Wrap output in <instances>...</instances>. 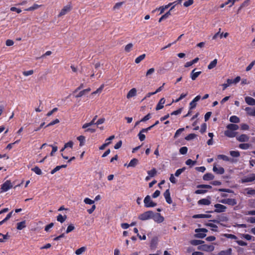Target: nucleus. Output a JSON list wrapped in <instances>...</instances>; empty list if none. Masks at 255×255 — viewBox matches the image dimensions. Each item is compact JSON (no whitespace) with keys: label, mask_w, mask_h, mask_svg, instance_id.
<instances>
[{"label":"nucleus","mask_w":255,"mask_h":255,"mask_svg":"<svg viewBox=\"0 0 255 255\" xmlns=\"http://www.w3.org/2000/svg\"><path fill=\"white\" fill-rule=\"evenodd\" d=\"M153 215V212L152 211H148L140 214L138 216V219L141 221H145L150 219H152V216Z\"/></svg>","instance_id":"obj_1"},{"label":"nucleus","mask_w":255,"mask_h":255,"mask_svg":"<svg viewBox=\"0 0 255 255\" xmlns=\"http://www.w3.org/2000/svg\"><path fill=\"white\" fill-rule=\"evenodd\" d=\"M13 187L12 184L10 180H6L1 185L0 187V193L6 192Z\"/></svg>","instance_id":"obj_2"},{"label":"nucleus","mask_w":255,"mask_h":255,"mask_svg":"<svg viewBox=\"0 0 255 255\" xmlns=\"http://www.w3.org/2000/svg\"><path fill=\"white\" fill-rule=\"evenodd\" d=\"M144 206L146 208L154 207L157 205L156 203L153 202L149 195H147L144 199Z\"/></svg>","instance_id":"obj_3"},{"label":"nucleus","mask_w":255,"mask_h":255,"mask_svg":"<svg viewBox=\"0 0 255 255\" xmlns=\"http://www.w3.org/2000/svg\"><path fill=\"white\" fill-rule=\"evenodd\" d=\"M152 219L156 223H160L164 221V218L160 213H154L152 216Z\"/></svg>","instance_id":"obj_4"},{"label":"nucleus","mask_w":255,"mask_h":255,"mask_svg":"<svg viewBox=\"0 0 255 255\" xmlns=\"http://www.w3.org/2000/svg\"><path fill=\"white\" fill-rule=\"evenodd\" d=\"M220 202L231 206H234L237 203L236 200L233 198L223 199L220 201Z\"/></svg>","instance_id":"obj_5"},{"label":"nucleus","mask_w":255,"mask_h":255,"mask_svg":"<svg viewBox=\"0 0 255 255\" xmlns=\"http://www.w3.org/2000/svg\"><path fill=\"white\" fill-rule=\"evenodd\" d=\"M214 207L216 209L214 212L216 213L224 212L227 209V207L225 206L220 204H216L214 205Z\"/></svg>","instance_id":"obj_6"},{"label":"nucleus","mask_w":255,"mask_h":255,"mask_svg":"<svg viewBox=\"0 0 255 255\" xmlns=\"http://www.w3.org/2000/svg\"><path fill=\"white\" fill-rule=\"evenodd\" d=\"M71 9L72 6L70 4L64 6V7L61 10L58 16H61L62 15H65L68 12L70 11Z\"/></svg>","instance_id":"obj_7"},{"label":"nucleus","mask_w":255,"mask_h":255,"mask_svg":"<svg viewBox=\"0 0 255 255\" xmlns=\"http://www.w3.org/2000/svg\"><path fill=\"white\" fill-rule=\"evenodd\" d=\"M213 171L217 174H223L225 172V170L223 167L221 166H217L216 164H214Z\"/></svg>","instance_id":"obj_8"},{"label":"nucleus","mask_w":255,"mask_h":255,"mask_svg":"<svg viewBox=\"0 0 255 255\" xmlns=\"http://www.w3.org/2000/svg\"><path fill=\"white\" fill-rule=\"evenodd\" d=\"M217 158L219 159H222L225 161H231L232 162H237V160H234V159H232L229 158L227 155L224 154H219L217 156Z\"/></svg>","instance_id":"obj_9"},{"label":"nucleus","mask_w":255,"mask_h":255,"mask_svg":"<svg viewBox=\"0 0 255 255\" xmlns=\"http://www.w3.org/2000/svg\"><path fill=\"white\" fill-rule=\"evenodd\" d=\"M164 197L165 199V200L166 201V202L168 204H171L172 202V200L171 198V197H170V191H169V189H167L165 192L164 193Z\"/></svg>","instance_id":"obj_10"},{"label":"nucleus","mask_w":255,"mask_h":255,"mask_svg":"<svg viewBox=\"0 0 255 255\" xmlns=\"http://www.w3.org/2000/svg\"><path fill=\"white\" fill-rule=\"evenodd\" d=\"M249 136L246 134H242L237 137V139L240 142H247L249 140Z\"/></svg>","instance_id":"obj_11"},{"label":"nucleus","mask_w":255,"mask_h":255,"mask_svg":"<svg viewBox=\"0 0 255 255\" xmlns=\"http://www.w3.org/2000/svg\"><path fill=\"white\" fill-rule=\"evenodd\" d=\"M210 197L208 198H203L198 201V205H209L211 204Z\"/></svg>","instance_id":"obj_12"},{"label":"nucleus","mask_w":255,"mask_h":255,"mask_svg":"<svg viewBox=\"0 0 255 255\" xmlns=\"http://www.w3.org/2000/svg\"><path fill=\"white\" fill-rule=\"evenodd\" d=\"M196 68L194 69L190 73V78L192 80H195L201 74V71L195 72Z\"/></svg>","instance_id":"obj_13"},{"label":"nucleus","mask_w":255,"mask_h":255,"mask_svg":"<svg viewBox=\"0 0 255 255\" xmlns=\"http://www.w3.org/2000/svg\"><path fill=\"white\" fill-rule=\"evenodd\" d=\"M114 138H115L114 135H111L108 138L106 139V142L105 143L103 144L101 146H100L99 147V149L100 150H104L106 148V146H107L111 143V142H107V141L111 140L113 139Z\"/></svg>","instance_id":"obj_14"},{"label":"nucleus","mask_w":255,"mask_h":255,"mask_svg":"<svg viewBox=\"0 0 255 255\" xmlns=\"http://www.w3.org/2000/svg\"><path fill=\"white\" fill-rule=\"evenodd\" d=\"M245 102L246 103L250 106L255 105V99L251 97H246L245 98Z\"/></svg>","instance_id":"obj_15"},{"label":"nucleus","mask_w":255,"mask_h":255,"mask_svg":"<svg viewBox=\"0 0 255 255\" xmlns=\"http://www.w3.org/2000/svg\"><path fill=\"white\" fill-rule=\"evenodd\" d=\"M97 118V116H95L90 122L84 124L82 126V128H87L91 126L92 125H96V122H95V121H96Z\"/></svg>","instance_id":"obj_16"},{"label":"nucleus","mask_w":255,"mask_h":255,"mask_svg":"<svg viewBox=\"0 0 255 255\" xmlns=\"http://www.w3.org/2000/svg\"><path fill=\"white\" fill-rule=\"evenodd\" d=\"M136 89L134 88H132L131 90L129 91L127 95V98L128 99H130L132 97H133L136 95Z\"/></svg>","instance_id":"obj_17"},{"label":"nucleus","mask_w":255,"mask_h":255,"mask_svg":"<svg viewBox=\"0 0 255 255\" xmlns=\"http://www.w3.org/2000/svg\"><path fill=\"white\" fill-rule=\"evenodd\" d=\"M245 111L248 115L250 116L255 117V108H252L251 107H246Z\"/></svg>","instance_id":"obj_18"},{"label":"nucleus","mask_w":255,"mask_h":255,"mask_svg":"<svg viewBox=\"0 0 255 255\" xmlns=\"http://www.w3.org/2000/svg\"><path fill=\"white\" fill-rule=\"evenodd\" d=\"M165 100L164 98H161L159 101L158 103L156 106L155 109L156 111L159 110L163 108V104L165 103Z\"/></svg>","instance_id":"obj_19"},{"label":"nucleus","mask_w":255,"mask_h":255,"mask_svg":"<svg viewBox=\"0 0 255 255\" xmlns=\"http://www.w3.org/2000/svg\"><path fill=\"white\" fill-rule=\"evenodd\" d=\"M214 176L211 173H207L203 176V179L205 181H209L213 180Z\"/></svg>","instance_id":"obj_20"},{"label":"nucleus","mask_w":255,"mask_h":255,"mask_svg":"<svg viewBox=\"0 0 255 255\" xmlns=\"http://www.w3.org/2000/svg\"><path fill=\"white\" fill-rule=\"evenodd\" d=\"M211 217V215L209 214H196L194 215L193 216V218L194 219H197V218H209Z\"/></svg>","instance_id":"obj_21"},{"label":"nucleus","mask_w":255,"mask_h":255,"mask_svg":"<svg viewBox=\"0 0 255 255\" xmlns=\"http://www.w3.org/2000/svg\"><path fill=\"white\" fill-rule=\"evenodd\" d=\"M225 135L229 137H234L236 136V132L228 129L225 131Z\"/></svg>","instance_id":"obj_22"},{"label":"nucleus","mask_w":255,"mask_h":255,"mask_svg":"<svg viewBox=\"0 0 255 255\" xmlns=\"http://www.w3.org/2000/svg\"><path fill=\"white\" fill-rule=\"evenodd\" d=\"M26 227V221L24 220L17 223L16 228L18 230H21Z\"/></svg>","instance_id":"obj_23"},{"label":"nucleus","mask_w":255,"mask_h":255,"mask_svg":"<svg viewBox=\"0 0 255 255\" xmlns=\"http://www.w3.org/2000/svg\"><path fill=\"white\" fill-rule=\"evenodd\" d=\"M255 180V174H252L250 176L247 177L243 179V182H249L254 181Z\"/></svg>","instance_id":"obj_24"},{"label":"nucleus","mask_w":255,"mask_h":255,"mask_svg":"<svg viewBox=\"0 0 255 255\" xmlns=\"http://www.w3.org/2000/svg\"><path fill=\"white\" fill-rule=\"evenodd\" d=\"M227 128L230 130L234 131L239 128V126L236 124H230L227 126Z\"/></svg>","instance_id":"obj_25"},{"label":"nucleus","mask_w":255,"mask_h":255,"mask_svg":"<svg viewBox=\"0 0 255 255\" xmlns=\"http://www.w3.org/2000/svg\"><path fill=\"white\" fill-rule=\"evenodd\" d=\"M138 163V160L136 158H132L128 163V167H135Z\"/></svg>","instance_id":"obj_26"},{"label":"nucleus","mask_w":255,"mask_h":255,"mask_svg":"<svg viewBox=\"0 0 255 255\" xmlns=\"http://www.w3.org/2000/svg\"><path fill=\"white\" fill-rule=\"evenodd\" d=\"M232 249L229 248L227 250L220 251L218 255H231L232 254Z\"/></svg>","instance_id":"obj_27"},{"label":"nucleus","mask_w":255,"mask_h":255,"mask_svg":"<svg viewBox=\"0 0 255 255\" xmlns=\"http://www.w3.org/2000/svg\"><path fill=\"white\" fill-rule=\"evenodd\" d=\"M67 219V216L64 215L62 216L61 214H59L57 216V221L60 222L61 223H63Z\"/></svg>","instance_id":"obj_28"},{"label":"nucleus","mask_w":255,"mask_h":255,"mask_svg":"<svg viewBox=\"0 0 255 255\" xmlns=\"http://www.w3.org/2000/svg\"><path fill=\"white\" fill-rule=\"evenodd\" d=\"M217 64V59H215L214 60L211 61L210 64L208 66V69H212L215 67Z\"/></svg>","instance_id":"obj_29"},{"label":"nucleus","mask_w":255,"mask_h":255,"mask_svg":"<svg viewBox=\"0 0 255 255\" xmlns=\"http://www.w3.org/2000/svg\"><path fill=\"white\" fill-rule=\"evenodd\" d=\"M204 243V242L203 241L198 240H193L190 241V244L193 246L201 245Z\"/></svg>","instance_id":"obj_30"},{"label":"nucleus","mask_w":255,"mask_h":255,"mask_svg":"<svg viewBox=\"0 0 255 255\" xmlns=\"http://www.w3.org/2000/svg\"><path fill=\"white\" fill-rule=\"evenodd\" d=\"M41 6V5H38L37 4L34 3L32 6L25 9V10L26 11H33L34 10Z\"/></svg>","instance_id":"obj_31"},{"label":"nucleus","mask_w":255,"mask_h":255,"mask_svg":"<svg viewBox=\"0 0 255 255\" xmlns=\"http://www.w3.org/2000/svg\"><path fill=\"white\" fill-rule=\"evenodd\" d=\"M232 84V79H228L227 80V83L222 84L223 90L224 91L226 88Z\"/></svg>","instance_id":"obj_32"},{"label":"nucleus","mask_w":255,"mask_h":255,"mask_svg":"<svg viewBox=\"0 0 255 255\" xmlns=\"http://www.w3.org/2000/svg\"><path fill=\"white\" fill-rule=\"evenodd\" d=\"M230 121L233 123H238L240 122V119L236 116H232L230 118Z\"/></svg>","instance_id":"obj_33"},{"label":"nucleus","mask_w":255,"mask_h":255,"mask_svg":"<svg viewBox=\"0 0 255 255\" xmlns=\"http://www.w3.org/2000/svg\"><path fill=\"white\" fill-rule=\"evenodd\" d=\"M145 57V54H143L142 55H140V56H138L136 59H135V62L136 64H138L140 63L142 60H143Z\"/></svg>","instance_id":"obj_34"},{"label":"nucleus","mask_w":255,"mask_h":255,"mask_svg":"<svg viewBox=\"0 0 255 255\" xmlns=\"http://www.w3.org/2000/svg\"><path fill=\"white\" fill-rule=\"evenodd\" d=\"M230 154L233 157H239L240 156L239 151L231 150L230 151Z\"/></svg>","instance_id":"obj_35"},{"label":"nucleus","mask_w":255,"mask_h":255,"mask_svg":"<svg viewBox=\"0 0 255 255\" xmlns=\"http://www.w3.org/2000/svg\"><path fill=\"white\" fill-rule=\"evenodd\" d=\"M222 236L227 238L231 239L233 240H237L238 239L237 237L233 234H223Z\"/></svg>","instance_id":"obj_36"},{"label":"nucleus","mask_w":255,"mask_h":255,"mask_svg":"<svg viewBox=\"0 0 255 255\" xmlns=\"http://www.w3.org/2000/svg\"><path fill=\"white\" fill-rule=\"evenodd\" d=\"M185 170H186L185 167H183L181 168L177 169L175 173V176L176 177H178Z\"/></svg>","instance_id":"obj_37"},{"label":"nucleus","mask_w":255,"mask_h":255,"mask_svg":"<svg viewBox=\"0 0 255 255\" xmlns=\"http://www.w3.org/2000/svg\"><path fill=\"white\" fill-rule=\"evenodd\" d=\"M251 145L249 143H241L239 144V147L242 149H247L249 148Z\"/></svg>","instance_id":"obj_38"},{"label":"nucleus","mask_w":255,"mask_h":255,"mask_svg":"<svg viewBox=\"0 0 255 255\" xmlns=\"http://www.w3.org/2000/svg\"><path fill=\"white\" fill-rule=\"evenodd\" d=\"M31 170L34 172L37 175L42 174V171L38 166H35L34 167L32 168Z\"/></svg>","instance_id":"obj_39"},{"label":"nucleus","mask_w":255,"mask_h":255,"mask_svg":"<svg viewBox=\"0 0 255 255\" xmlns=\"http://www.w3.org/2000/svg\"><path fill=\"white\" fill-rule=\"evenodd\" d=\"M86 250V248L85 247H81L75 251V254L77 255H80L82 254L83 253H84Z\"/></svg>","instance_id":"obj_40"},{"label":"nucleus","mask_w":255,"mask_h":255,"mask_svg":"<svg viewBox=\"0 0 255 255\" xmlns=\"http://www.w3.org/2000/svg\"><path fill=\"white\" fill-rule=\"evenodd\" d=\"M156 170L154 168L147 171V173L150 177H154L156 175Z\"/></svg>","instance_id":"obj_41"},{"label":"nucleus","mask_w":255,"mask_h":255,"mask_svg":"<svg viewBox=\"0 0 255 255\" xmlns=\"http://www.w3.org/2000/svg\"><path fill=\"white\" fill-rule=\"evenodd\" d=\"M77 139L80 142V146H82L84 145V143L85 141V137L83 135H80L77 137Z\"/></svg>","instance_id":"obj_42"},{"label":"nucleus","mask_w":255,"mask_h":255,"mask_svg":"<svg viewBox=\"0 0 255 255\" xmlns=\"http://www.w3.org/2000/svg\"><path fill=\"white\" fill-rule=\"evenodd\" d=\"M207 226L212 228V231H213L214 232H218V228L216 225L213 224V223H208L207 224Z\"/></svg>","instance_id":"obj_43"},{"label":"nucleus","mask_w":255,"mask_h":255,"mask_svg":"<svg viewBox=\"0 0 255 255\" xmlns=\"http://www.w3.org/2000/svg\"><path fill=\"white\" fill-rule=\"evenodd\" d=\"M196 136L197 135L195 133H190L185 137V139L187 140H190L195 138Z\"/></svg>","instance_id":"obj_44"},{"label":"nucleus","mask_w":255,"mask_h":255,"mask_svg":"<svg viewBox=\"0 0 255 255\" xmlns=\"http://www.w3.org/2000/svg\"><path fill=\"white\" fill-rule=\"evenodd\" d=\"M174 8V5L171 6V7L170 8V9H169V10L168 11H167L164 14L162 15L163 16V18H164L165 19L167 18L169 16V15H171V11Z\"/></svg>","instance_id":"obj_45"},{"label":"nucleus","mask_w":255,"mask_h":255,"mask_svg":"<svg viewBox=\"0 0 255 255\" xmlns=\"http://www.w3.org/2000/svg\"><path fill=\"white\" fill-rule=\"evenodd\" d=\"M246 190L247 191V194L248 195H255V189H252V188H247L246 189Z\"/></svg>","instance_id":"obj_46"},{"label":"nucleus","mask_w":255,"mask_h":255,"mask_svg":"<svg viewBox=\"0 0 255 255\" xmlns=\"http://www.w3.org/2000/svg\"><path fill=\"white\" fill-rule=\"evenodd\" d=\"M185 163L187 165L192 166L196 163V160L193 161V160H191V159H188L186 161Z\"/></svg>","instance_id":"obj_47"},{"label":"nucleus","mask_w":255,"mask_h":255,"mask_svg":"<svg viewBox=\"0 0 255 255\" xmlns=\"http://www.w3.org/2000/svg\"><path fill=\"white\" fill-rule=\"evenodd\" d=\"M124 3V1L116 3L113 7V10H115L120 9Z\"/></svg>","instance_id":"obj_48"},{"label":"nucleus","mask_w":255,"mask_h":255,"mask_svg":"<svg viewBox=\"0 0 255 255\" xmlns=\"http://www.w3.org/2000/svg\"><path fill=\"white\" fill-rule=\"evenodd\" d=\"M185 130L184 128H180L176 130L174 135V138H176L179 134Z\"/></svg>","instance_id":"obj_49"},{"label":"nucleus","mask_w":255,"mask_h":255,"mask_svg":"<svg viewBox=\"0 0 255 255\" xmlns=\"http://www.w3.org/2000/svg\"><path fill=\"white\" fill-rule=\"evenodd\" d=\"M188 151V148L186 146H183L179 149V152L181 154H185Z\"/></svg>","instance_id":"obj_50"},{"label":"nucleus","mask_w":255,"mask_h":255,"mask_svg":"<svg viewBox=\"0 0 255 255\" xmlns=\"http://www.w3.org/2000/svg\"><path fill=\"white\" fill-rule=\"evenodd\" d=\"M75 229V226L73 224L69 225L66 231V233L68 234Z\"/></svg>","instance_id":"obj_51"},{"label":"nucleus","mask_w":255,"mask_h":255,"mask_svg":"<svg viewBox=\"0 0 255 255\" xmlns=\"http://www.w3.org/2000/svg\"><path fill=\"white\" fill-rule=\"evenodd\" d=\"M132 47H133V44L132 43H128L125 46V50L127 52H129L130 51Z\"/></svg>","instance_id":"obj_52"},{"label":"nucleus","mask_w":255,"mask_h":255,"mask_svg":"<svg viewBox=\"0 0 255 255\" xmlns=\"http://www.w3.org/2000/svg\"><path fill=\"white\" fill-rule=\"evenodd\" d=\"M151 118V115L150 113H148L147 115H146L145 116H144L143 118H142L140 120V121H142V122H145L148 120H149Z\"/></svg>","instance_id":"obj_53"},{"label":"nucleus","mask_w":255,"mask_h":255,"mask_svg":"<svg viewBox=\"0 0 255 255\" xmlns=\"http://www.w3.org/2000/svg\"><path fill=\"white\" fill-rule=\"evenodd\" d=\"M0 237H2V238H0V242H4L5 240H7L8 238V233L5 235H3L0 233Z\"/></svg>","instance_id":"obj_54"},{"label":"nucleus","mask_w":255,"mask_h":255,"mask_svg":"<svg viewBox=\"0 0 255 255\" xmlns=\"http://www.w3.org/2000/svg\"><path fill=\"white\" fill-rule=\"evenodd\" d=\"M84 202L85 204H89V205H92L94 203V201L91 200V199H90L89 198H85L84 200Z\"/></svg>","instance_id":"obj_55"},{"label":"nucleus","mask_w":255,"mask_h":255,"mask_svg":"<svg viewBox=\"0 0 255 255\" xmlns=\"http://www.w3.org/2000/svg\"><path fill=\"white\" fill-rule=\"evenodd\" d=\"M194 2V0H188L184 2L183 5L185 7H188L192 5Z\"/></svg>","instance_id":"obj_56"},{"label":"nucleus","mask_w":255,"mask_h":255,"mask_svg":"<svg viewBox=\"0 0 255 255\" xmlns=\"http://www.w3.org/2000/svg\"><path fill=\"white\" fill-rule=\"evenodd\" d=\"M197 188H207V189H211L212 186L210 185L206 184H200L197 186Z\"/></svg>","instance_id":"obj_57"},{"label":"nucleus","mask_w":255,"mask_h":255,"mask_svg":"<svg viewBox=\"0 0 255 255\" xmlns=\"http://www.w3.org/2000/svg\"><path fill=\"white\" fill-rule=\"evenodd\" d=\"M206 235L205 233H197L195 235V237L198 238L203 239L205 237Z\"/></svg>","instance_id":"obj_58"},{"label":"nucleus","mask_w":255,"mask_h":255,"mask_svg":"<svg viewBox=\"0 0 255 255\" xmlns=\"http://www.w3.org/2000/svg\"><path fill=\"white\" fill-rule=\"evenodd\" d=\"M206 128H207L206 124H205V123L202 124L201 126L200 132L202 133H204L206 130Z\"/></svg>","instance_id":"obj_59"},{"label":"nucleus","mask_w":255,"mask_h":255,"mask_svg":"<svg viewBox=\"0 0 255 255\" xmlns=\"http://www.w3.org/2000/svg\"><path fill=\"white\" fill-rule=\"evenodd\" d=\"M73 146V142L72 141H69L68 142L66 143L64 145V148L70 147L72 148Z\"/></svg>","instance_id":"obj_60"},{"label":"nucleus","mask_w":255,"mask_h":255,"mask_svg":"<svg viewBox=\"0 0 255 255\" xmlns=\"http://www.w3.org/2000/svg\"><path fill=\"white\" fill-rule=\"evenodd\" d=\"M138 136L139 139L141 141H143L145 138V135L143 133H142L141 132H139L138 133Z\"/></svg>","instance_id":"obj_61"},{"label":"nucleus","mask_w":255,"mask_h":255,"mask_svg":"<svg viewBox=\"0 0 255 255\" xmlns=\"http://www.w3.org/2000/svg\"><path fill=\"white\" fill-rule=\"evenodd\" d=\"M242 238L245 239L247 240L250 241L252 239L253 237L249 234H243Z\"/></svg>","instance_id":"obj_62"},{"label":"nucleus","mask_w":255,"mask_h":255,"mask_svg":"<svg viewBox=\"0 0 255 255\" xmlns=\"http://www.w3.org/2000/svg\"><path fill=\"white\" fill-rule=\"evenodd\" d=\"M33 72H33V70L26 71L23 72V75L25 76H28L29 75H31L32 74H33Z\"/></svg>","instance_id":"obj_63"},{"label":"nucleus","mask_w":255,"mask_h":255,"mask_svg":"<svg viewBox=\"0 0 255 255\" xmlns=\"http://www.w3.org/2000/svg\"><path fill=\"white\" fill-rule=\"evenodd\" d=\"M255 64V60L252 62L246 68V71H249L252 69Z\"/></svg>","instance_id":"obj_64"}]
</instances>
